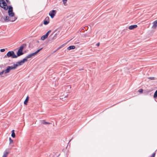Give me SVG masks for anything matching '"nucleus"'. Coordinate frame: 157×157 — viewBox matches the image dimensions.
Returning a JSON list of instances; mask_svg holds the SVG:
<instances>
[{"mask_svg":"<svg viewBox=\"0 0 157 157\" xmlns=\"http://www.w3.org/2000/svg\"><path fill=\"white\" fill-rule=\"evenodd\" d=\"M10 57L12 58H17L16 55L15 54L14 52L13 51H10L8 52L6 55L4 56V58H6Z\"/></svg>","mask_w":157,"mask_h":157,"instance_id":"obj_1","label":"nucleus"},{"mask_svg":"<svg viewBox=\"0 0 157 157\" xmlns=\"http://www.w3.org/2000/svg\"><path fill=\"white\" fill-rule=\"evenodd\" d=\"M43 48H40V49L38 50L36 52L30 54L28 56H27L24 59H25V62L27 61V59L29 58H31L33 56L35 55H36L38 53L40 50H41Z\"/></svg>","mask_w":157,"mask_h":157,"instance_id":"obj_2","label":"nucleus"},{"mask_svg":"<svg viewBox=\"0 0 157 157\" xmlns=\"http://www.w3.org/2000/svg\"><path fill=\"white\" fill-rule=\"evenodd\" d=\"M0 6L5 10L8 8L7 3L4 0H0Z\"/></svg>","mask_w":157,"mask_h":157,"instance_id":"obj_3","label":"nucleus"},{"mask_svg":"<svg viewBox=\"0 0 157 157\" xmlns=\"http://www.w3.org/2000/svg\"><path fill=\"white\" fill-rule=\"evenodd\" d=\"M17 18L16 17H14V19H11V17H9L8 16H6L5 17H4V20H3L4 22H8L10 21L11 22H13L15 21Z\"/></svg>","mask_w":157,"mask_h":157,"instance_id":"obj_4","label":"nucleus"},{"mask_svg":"<svg viewBox=\"0 0 157 157\" xmlns=\"http://www.w3.org/2000/svg\"><path fill=\"white\" fill-rule=\"evenodd\" d=\"M8 11V14L11 17H13L14 16V13L13 12V7L11 6H9Z\"/></svg>","mask_w":157,"mask_h":157,"instance_id":"obj_5","label":"nucleus"},{"mask_svg":"<svg viewBox=\"0 0 157 157\" xmlns=\"http://www.w3.org/2000/svg\"><path fill=\"white\" fill-rule=\"evenodd\" d=\"M25 62V59H23L22 60L17 62L15 64V65H17V67L19 66L22 65Z\"/></svg>","mask_w":157,"mask_h":157,"instance_id":"obj_6","label":"nucleus"},{"mask_svg":"<svg viewBox=\"0 0 157 157\" xmlns=\"http://www.w3.org/2000/svg\"><path fill=\"white\" fill-rule=\"evenodd\" d=\"M56 11L55 10H52L49 13L52 18H53L55 15Z\"/></svg>","mask_w":157,"mask_h":157,"instance_id":"obj_7","label":"nucleus"},{"mask_svg":"<svg viewBox=\"0 0 157 157\" xmlns=\"http://www.w3.org/2000/svg\"><path fill=\"white\" fill-rule=\"evenodd\" d=\"M23 53L22 51H21L20 50H18L17 52V55H16L17 58L18 56H19L21 55H22L23 54Z\"/></svg>","mask_w":157,"mask_h":157,"instance_id":"obj_8","label":"nucleus"},{"mask_svg":"<svg viewBox=\"0 0 157 157\" xmlns=\"http://www.w3.org/2000/svg\"><path fill=\"white\" fill-rule=\"evenodd\" d=\"M157 26V20L153 22V25L152 28L154 29H155Z\"/></svg>","mask_w":157,"mask_h":157,"instance_id":"obj_9","label":"nucleus"},{"mask_svg":"<svg viewBox=\"0 0 157 157\" xmlns=\"http://www.w3.org/2000/svg\"><path fill=\"white\" fill-rule=\"evenodd\" d=\"M137 27V25H132L129 26V29L130 30H132L136 28V27Z\"/></svg>","mask_w":157,"mask_h":157,"instance_id":"obj_10","label":"nucleus"},{"mask_svg":"<svg viewBox=\"0 0 157 157\" xmlns=\"http://www.w3.org/2000/svg\"><path fill=\"white\" fill-rule=\"evenodd\" d=\"M17 65H15V64H13V66H9L10 70H14L17 68Z\"/></svg>","mask_w":157,"mask_h":157,"instance_id":"obj_11","label":"nucleus"},{"mask_svg":"<svg viewBox=\"0 0 157 157\" xmlns=\"http://www.w3.org/2000/svg\"><path fill=\"white\" fill-rule=\"evenodd\" d=\"M10 70H11L10 69V68H9V66H8L7 67V68L5 70V73L6 74L9 72Z\"/></svg>","mask_w":157,"mask_h":157,"instance_id":"obj_12","label":"nucleus"},{"mask_svg":"<svg viewBox=\"0 0 157 157\" xmlns=\"http://www.w3.org/2000/svg\"><path fill=\"white\" fill-rule=\"evenodd\" d=\"M26 45V44H22L21 46H20L19 49L18 50H20L21 51H22L24 49V47Z\"/></svg>","mask_w":157,"mask_h":157,"instance_id":"obj_13","label":"nucleus"},{"mask_svg":"<svg viewBox=\"0 0 157 157\" xmlns=\"http://www.w3.org/2000/svg\"><path fill=\"white\" fill-rule=\"evenodd\" d=\"M75 48V46L73 45V46H71L69 47H68L67 48V49L68 50H71V49H74Z\"/></svg>","mask_w":157,"mask_h":157,"instance_id":"obj_14","label":"nucleus"},{"mask_svg":"<svg viewBox=\"0 0 157 157\" xmlns=\"http://www.w3.org/2000/svg\"><path fill=\"white\" fill-rule=\"evenodd\" d=\"M4 20V17H3L2 15L0 13V21L3 22Z\"/></svg>","mask_w":157,"mask_h":157,"instance_id":"obj_15","label":"nucleus"},{"mask_svg":"<svg viewBox=\"0 0 157 157\" xmlns=\"http://www.w3.org/2000/svg\"><path fill=\"white\" fill-rule=\"evenodd\" d=\"M29 97L28 96H27V97H26L25 100V101L24 102V104L25 105H27V103L28 101H29Z\"/></svg>","mask_w":157,"mask_h":157,"instance_id":"obj_16","label":"nucleus"},{"mask_svg":"<svg viewBox=\"0 0 157 157\" xmlns=\"http://www.w3.org/2000/svg\"><path fill=\"white\" fill-rule=\"evenodd\" d=\"M14 132V130L12 131L11 136L13 138H14L15 137V134Z\"/></svg>","mask_w":157,"mask_h":157,"instance_id":"obj_17","label":"nucleus"},{"mask_svg":"<svg viewBox=\"0 0 157 157\" xmlns=\"http://www.w3.org/2000/svg\"><path fill=\"white\" fill-rule=\"evenodd\" d=\"M47 38V37L46 36V35H44L42 36L41 37V39L42 40H44L45 39H46Z\"/></svg>","mask_w":157,"mask_h":157,"instance_id":"obj_18","label":"nucleus"},{"mask_svg":"<svg viewBox=\"0 0 157 157\" xmlns=\"http://www.w3.org/2000/svg\"><path fill=\"white\" fill-rule=\"evenodd\" d=\"M8 153V152H5L2 157H7Z\"/></svg>","mask_w":157,"mask_h":157,"instance_id":"obj_19","label":"nucleus"},{"mask_svg":"<svg viewBox=\"0 0 157 157\" xmlns=\"http://www.w3.org/2000/svg\"><path fill=\"white\" fill-rule=\"evenodd\" d=\"M49 23V21H46L45 20H44V24L45 25H47V24H48Z\"/></svg>","mask_w":157,"mask_h":157,"instance_id":"obj_20","label":"nucleus"},{"mask_svg":"<svg viewBox=\"0 0 157 157\" xmlns=\"http://www.w3.org/2000/svg\"><path fill=\"white\" fill-rule=\"evenodd\" d=\"M154 97L156 98L157 97V90L155 91L154 95Z\"/></svg>","mask_w":157,"mask_h":157,"instance_id":"obj_21","label":"nucleus"},{"mask_svg":"<svg viewBox=\"0 0 157 157\" xmlns=\"http://www.w3.org/2000/svg\"><path fill=\"white\" fill-rule=\"evenodd\" d=\"M63 3L64 5L65 6H66L67 5V4H66V2L67 1V0H62Z\"/></svg>","mask_w":157,"mask_h":157,"instance_id":"obj_22","label":"nucleus"},{"mask_svg":"<svg viewBox=\"0 0 157 157\" xmlns=\"http://www.w3.org/2000/svg\"><path fill=\"white\" fill-rule=\"evenodd\" d=\"M49 18L48 17H47L44 20H46V21H49Z\"/></svg>","mask_w":157,"mask_h":157,"instance_id":"obj_23","label":"nucleus"},{"mask_svg":"<svg viewBox=\"0 0 157 157\" xmlns=\"http://www.w3.org/2000/svg\"><path fill=\"white\" fill-rule=\"evenodd\" d=\"M148 78L150 80H154L155 79V78L154 77H149Z\"/></svg>","mask_w":157,"mask_h":157,"instance_id":"obj_24","label":"nucleus"},{"mask_svg":"<svg viewBox=\"0 0 157 157\" xmlns=\"http://www.w3.org/2000/svg\"><path fill=\"white\" fill-rule=\"evenodd\" d=\"M9 140L10 141V144L13 142V140L11 139L10 137L9 138Z\"/></svg>","mask_w":157,"mask_h":157,"instance_id":"obj_25","label":"nucleus"},{"mask_svg":"<svg viewBox=\"0 0 157 157\" xmlns=\"http://www.w3.org/2000/svg\"><path fill=\"white\" fill-rule=\"evenodd\" d=\"M143 90L142 89H140L138 90V92L140 93H142L143 92Z\"/></svg>","mask_w":157,"mask_h":157,"instance_id":"obj_26","label":"nucleus"},{"mask_svg":"<svg viewBox=\"0 0 157 157\" xmlns=\"http://www.w3.org/2000/svg\"><path fill=\"white\" fill-rule=\"evenodd\" d=\"M4 72L5 73V70L2 71L1 72H0V75H2Z\"/></svg>","mask_w":157,"mask_h":157,"instance_id":"obj_27","label":"nucleus"},{"mask_svg":"<svg viewBox=\"0 0 157 157\" xmlns=\"http://www.w3.org/2000/svg\"><path fill=\"white\" fill-rule=\"evenodd\" d=\"M42 124H50V123L47 122H44L42 123Z\"/></svg>","mask_w":157,"mask_h":157,"instance_id":"obj_28","label":"nucleus"},{"mask_svg":"<svg viewBox=\"0 0 157 157\" xmlns=\"http://www.w3.org/2000/svg\"><path fill=\"white\" fill-rule=\"evenodd\" d=\"M155 153H153L152 155H151V157H155Z\"/></svg>","mask_w":157,"mask_h":157,"instance_id":"obj_29","label":"nucleus"},{"mask_svg":"<svg viewBox=\"0 0 157 157\" xmlns=\"http://www.w3.org/2000/svg\"><path fill=\"white\" fill-rule=\"evenodd\" d=\"M5 49H2L0 50V51L1 52H4L5 51Z\"/></svg>","mask_w":157,"mask_h":157,"instance_id":"obj_30","label":"nucleus"},{"mask_svg":"<svg viewBox=\"0 0 157 157\" xmlns=\"http://www.w3.org/2000/svg\"><path fill=\"white\" fill-rule=\"evenodd\" d=\"M45 35H46V36H47V37H48V36L49 35V33H48V32H47L46 34H45Z\"/></svg>","mask_w":157,"mask_h":157,"instance_id":"obj_31","label":"nucleus"},{"mask_svg":"<svg viewBox=\"0 0 157 157\" xmlns=\"http://www.w3.org/2000/svg\"><path fill=\"white\" fill-rule=\"evenodd\" d=\"M60 48H61L60 47H59V48H58L54 52H54H56V51H57L58 49H59Z\"/></svg>","mask_w":157,"mask_h":157,"instance_id":"obj_32","label":"nucleus"},{"mask_svg":"<svg viewBox=\"0 0 157 157\" xmlns=\"http://www.w3.org/2000/svg\"><path fill=\"white\" fill-rule=\"evenodd\" d=\"M6 1L8 3L10 4V2L9 1V0H6Z\"/></svg>","mask_w":157,"mask_h":157,"instance_id":"obj_33","label":"nucleus"},{"mask_svg":"<svg viewBox=\"0 0 157 157\" xmlns=\"http://www.w3.org/2000/svg\"><path fill=\"white\" fill-rule=\"evenodd\" d=\"M100 45V43H98L96 44V45L98 46H99Z\"/></svg>","mask_w":157,"mask_h":157,"instance_id":"obj_34","label":"nucleus"},{"mask_svg":"<svg viewBox=\"0 0 157 157\" xmlns=\"http://www.w3.org/2000/svg\"><path fill=\"white\" fill-rule=\"evenodd\" d=\"M84 37H86V36H86V34H84Z\"/></svg>","mask_w":157,"mask_h":157,"instance_id":"obj_35","label":"nucleus"},{"mask_svg":"<svg viewBox=\"0 0 157 157\" xmlns=\"http://www.w3.org/2000/svg\"><path fill=\"white\" fill-rule=\"evenodd\" d=\"M51 31V30H50L49 31H48L47 32H48V33H50Z\"/></svg>","mask_w":157,"mask_h":157,"instance_id":"obj_36","label":"nucleus"},{"mask_svg":"<svg viewBox=\"0 0 157 157\" xmlns=\"http://www.w3.org/2000/svg\"><path fill=\"white\" fill-rule=\"evenodd\" d=\"M83 70V68H82L81 69H80L79 70V71H81V70Z\"/></svg>","mask_w":157,"mask_h":157,"instance_id":"obj_37","label":"nucleus"},{"mask_svg":"<svg viewBox=\"0 0 157 157\" xmlns=\"http://www.w3.org/2000/svg\"><path fill=\"white\" fill-rule=\"evenodd\" d=\"M11 19H13V20L14 19V17L13 18H11Z\"/></svg>","mask_w":157,"mask_h":157,"instance_id":"obj_38","label":"nucleus"}]
</instances>
